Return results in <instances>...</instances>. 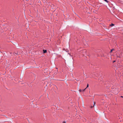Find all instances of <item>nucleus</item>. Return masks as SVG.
<instances>
[{"mask_svg": "<svg viewBox=\"0 0 123 123\" xmlns=\"http://www.w3.org/2000/svg\"><path fill=\"white\" fill-rule=\"evenodd\" d=\"M121 97H122V98H123V96H121Z\"/></svg>", "mask_w": 123, "mask_h": 123, "instance_id": "obj_11", "label": "nucleus"}, {"mask_svg": "<svg viewBox=\"0 0 123 123\" xmlns=\"http://www.w3.org/2000/svg\"><path fill=\"white\" fill-rule=\"evenodd\" d=\"M82 90H81L80 89L79 90V91L80 92H81L82 91Z\"/></svg>", "mask_w": 123, "mask_h": 123, "instance_id": "obj_9", "label": "nucleus"}, {"mask_svg": "<svg viewBox=\"0 0 123 123\" xmlns=\"http://www.w3.org/2000/svg\"><path fill=\"white\" fill-rule=\"evenodd\" d=\"M89 86V85H88V84H87V87H86V88H87Z\"/></svg>", "mask_w": 123, "mask_h": 123, "instance_id": "obj_5", "label": "nucleus"}, {"mask_svg": "<svg viewBox=\"0 0 123 123\" xmlns=\"http://www.w3.org/2000/svg\"><path fill=\"white\" fill-rule=\"evenodd\" d=\"M86 88L85 89H84V90H82V91H84L85 90V89H86Z\"/></svg>", "mask_w": 123, "mask_h": 123, "instance_id": "obj_8", "label": "nucleus"}, {"mask_svg": "<svg viewBox=\"0 0 123 123\" xmlns=\"http://www.w3.org/2000/svg\"><path fill=\"white\" fill-rule=\"evenodd\" d=\"M115 62V61H113V63H114V62Z\"/></svg>", "mask_w": 123, "mask_h": 123, "instance_id": "obj_10", "label": "nucleus"}, {"mask_svg": "<svg viewBox=\"0 0 123 123\" xmlns=\"http://www.w3.org/2000/svg\"><path fill=\"white\" fill-rule=\"evenodd\" d=\"M95 102H94V103H93V106H91V108H92L94 106V105H95Z\"/></svg>", "mask_w": 123, "mask_h": 123, "instance_id": "obj_2", "label": "nucleus"}, {"mask_svg": "<svg viewBox=\"0 0 123 123\" xmlns=\"http://www.w3.org/2000/svg\"><path fill=\"white\" fill-rule=\"evenodd\" d=\"M26 0L27 1H28V0Z\"/></svg>", "mask_w": 123, "mask_h": 123, "instance_id": "obj_12", "label": "nucleus"}, {"mask_svg": "<svg viewBox=\"0 0 123 123\" xmlns=\"http://www.w3.org/2000/svg\"><path fill=\"white\" fill-rule=\"evenodd\" d=\"M117 89H115V91H116V92H114V93L115 94H117L118 92V91H117Z\"/></svg>", "mask_w": 123, "mask_h": 123, "instance_id": "obj_1", "label": "nucleus"}, {"mask_svg": "<svg viewBox=\"0 0 123 123\" xmlns=\"http://www.w3.org/2000/svg\"><path fill=\"white\" fill-rule=\"evenodd\" d=\"M114 49H111V52H112V51L113 50H114Z\"/></svg>", "mask_w": 123, "mask_h": 123, "instance_id": "obj_7", "label": "nucleus"}, {"mask_svg": "<svg viewBox=\"0 0 123 123\" xmlns=\"http://www.w3.org/2000/svg\"><path fill=\"white\" fill-rule=\"evenodd\" d=\"M114 25L113 24H112L111 25H110V26H112Z\"/></svg>", "mask_w": 123, "mask_h": 123, "instance_id": "obj_4", "label": "nucleus"}, {"mask_svg": "<svg viewBox=\"0 0 123 123\" xmlns=\"http://www.w3.org/2000/svg\"><path fill=\"white\" fill-rule=\"evenodd\" d=\"M43 53H45L47 52V50H43Z\"/></svg>", "mask_w": 123, "mask_h": 123, "instance_id": "obj_3", "label": "nucleus"}, {"mask_svg": "<svg viewBox=\"0 0 123 123\" xmlns=\"http://www.w3.org/2000/svg\"><path fill=\"white\" fill-rule=\"evenodd\" d=\"M62 123H66V122L65 121H64Z\"/></svg>", "mask_w": 123, "mask_h": 123, "instance_id": "obj_6", "label": "nucleus"}]
</instances>
